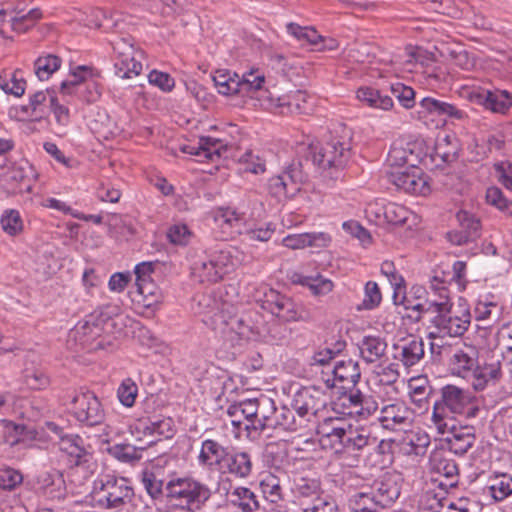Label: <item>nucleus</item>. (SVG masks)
Listing matches in <instances>:
<instances>
[{"label": "nucleus", "mask_w": 512, "mask_h": 512, "mask_svg": "<svg viewBox=\"0 0 512 512\" xmlns=\"http://www.w3.org/2000/svg\"><path fill=\"white\" fill-rule=\"evenodd\" d=\"M91 503L103 510L121 511L135 507L136 494L129 478L115 474H101L93 482Z\"/></svg>", "instance_id": "1"}, {"label": "nucleus", "mask_w": 512, "mask_h": 512, "mask_svg": "<svg viewBox=\"0 0 512 512\" xmlns=\"http://www.w3.org/2000/svg\"><path fill=\"white\" fill-rule=\"evenodd\" d=\"M440 393L441 397L433 405L431 428L445 430L452 427L454 415H464L468 419L478 416L480 409L468 391L455 385H445Z\"/></svg>", "instance_id": "2"}, {"label": "nucleus", "mask_w": 512, "mask_h": 512, "mask_svg": "<svg viewBox=\"0 0 512 512\" xmlns=\"http://www.w3.org/2000/svg\"><path fill=\"white\" fill-rule=\"evenodd\" d=\"M211 488L192 476L173 477L166 482L167 502L182 512H199L212 497Z\"/></svg>", "instance_id": "3"}, {"label": "nucleus", "mask_w": 512, "mask_h": 512, "mask_svg": "<svg viewBox=\"0 0 512 512\" xmlns=\"http://www.w3.org/2000/svg\"><path fill=\"white\" fill-rule=\"evenodd\" d=\"M308 152L312 164L323 170L334 169L335 175L330 177L338 179L340 170L346 165L350 158L351 131L343 128L341 134L335 131L331 138L321 145H301L298 152Z\"/></svg>", "instance_id": "4"}, {"label": "nucleus", "mask_w": 512, "mask_h": 512, "mask_svg": "<svg viewBox=\"0 0 512 512\" xmlns=\"http://www.w3.org/2000/svg\"><path fill=\"white\" fill-rule=\"evenodd\" d=\"M449 367L453 375L470 381L476 391H483L490 383H497L501 376L500 362L479 363L475 353L456 350L450 360Z\"/></svg>", "instance_id": "5"}, {"label": "nucleus", "mask_w": 512, "mask_h": 512, "mask_svg": "<svg viewBox=\"0 0 512 512\" xmlns=\"http://www.w3.org/2000/svg\"><path fill=\"white\" fill-rule=\"evenodd\" d=\"M70 414L83 426L100 427V441L109 444L112 428L104 423L105 410L98 397L91 391H78L66 403Z\"/></svg>", "instance_id": "6"}, {"label": "nucleus", "mask_w": 512, "mask_h": 512, "mask_svg": "<svg viewBox=\"0 0 512 512\" xmlns=\"http://www.w3.org/2000/svg\"><path fill=\"white\" fill-rule=\"evenodd\" d=\"M471 321L469 309L453 308L449 300L439 302L435 316L431 319L430 338L458 337L463 335Z\"/></svg>", "instance_id": "7"}, {"label": "nucleus", "mask_w": 512, "mask_h": 512, "mask_svg": "<svg viewBox=\"0 0 512 512\" xmlns=\"http://www.w3.org/2000/svg\"><path fill=\"white\" fill-rule=\"evenodd\" d=\"M212 78L220 94H242L251 97L262 88L265 81L264 75L258 70L246 72L241 77L228 70H217Z\"/></svg>", "instance_id": "8"}, {"label": "nucleus", "mask_w": 512, "mask_h": 512, "mask_svg": "<svg viewBox=\"0 0 512 512\" xmlns=\"http://www.w3.org/2000/svg\"><path fill=\"white\" fill-rule=\"evenodd\" d=\"M115 74L121 79H131L142 71V63L137 58L141 52L135 50L130 37L118 36L111 41Z\"/></svg>", "instance_id": "9"}, {"label": "nucleus", "mask_w": 512, "mask_h": 512, "mask_svg": "<svg viewBox=\"0 0 512 512\" xmlns=\"http://www.w3.org/2000/svg\"><path fill=\"white\" fill-rule=\"evenodd\" d=\"M307 180V172L301 160H293L284 171L268 181L269 193L277 198L294 195L299 185Z\"/></svg>", "instance_id": "10"}, {"label": "nucleus", "mask_w": 512, "mask_h": 512, "mask_svg": "<svg viewBox=\"0 0 512 512\" xmlns=\"http://www.w3.org/2000/svg\"><path fill=\"white\" fill-rule=\"evenodd\" d=\"M114 324L107 312L98 309L87 315L83 321L78 322L71 334L75 341L84 347H89Z\"/></svg>", "instance_id": "11"}, {"label": "nucleus", "mask_w": 512, "mask_h": 512, "mask_svg": "<svg viewBox=\"0 0 512 512\" xmlns=\"http://www.w3.org/2000/svg\"><path fill=\"white\" fill-rule=\"evenodd\" d=\"M60 451L66 455L70 468H81L86 473H92L95 467L93 452L83 438L76 434L61 436Z\"/></svg>", "instance_id": "12"}, {"label": "nucleus", "mask_w": 512, "mask_h": 512, "mask_svg": "<svg viewBox=\"0 0 512 512\" xmlns=\"http://www.w3.org/2000/svg\"><path fill=\"white\" fill-rule=\"evenodd\" d=\"M262 297L257 298L263 309L279 319L289 322L301 318L300 307H298L289 297L280 294L278 291L264 286L261 288Z\"/></svg>", "instance_id": "13"}, {"label": "nucleus", "mask_w": 512, "mask_h": 512, "mask_svg": "<svg viewBox=\"0 0 512 512\" xmlns=\"http://www.w3.org/2000/svg\"><path fill=\"white\" fill-rule=\"evenodd\" d=\"M387 177L398 190L408 194L424 196L430 191L426 177L414 164L402 170H390L387 172Z\"/></svg>", "instance_id": "14"}, {"label": "nucleus", "mask_w": 512, "mask_h": 512, "mask_svg": "<svg viewBox=\"0 0 512 512\" xmlns=\"http://www.w3.org/2000/svg\"><path fill=\"white\" fill-rule=\"evenodd\" d=\"M325 393L316 387H303L292 399V407L300 418L310 421L326 407Z\"/></svg>", "instance_id": "15"}, {"label": "nucleus", "mask_w": 512, "mask_h": 512, "mask_svg": "<svg viewBox=\"0 0 512 512\" xmlns=\"http://www.w3.org/2000/svg\"><path fill=\"white\" fill-rule=\"evenodd\" d=\"M267 408L270 409V414L261 413V418L258 419V424L253 422L252 427L254 431H263L265 429H281L284 431H295L297 429V422L294 412L286 406L276 408L272 401H265Z\"/></svg>", "instance_id": "16"}, {"label": "nucleus", "mask_w": 512, "mask_h": 512, "mask_svg": "<svg viewBox=\"0 0 512 512\" xmlns=\"http://www.w3.org/2000/svg\"><path fill=\"white\" fill-rule=\"evenodd\" d=\"M452 427L448 429H435L440 435H447L445 440L449 450L456 455H464L475 442V429L472 426H457L456 420L452 421Z\"/></svg>", "instance_id": "17"}, {"label": "nucleus", "mask_w": 512, "mask_h": 512, "mask_svg": "<svg viewBox=\"0 0 512 512\" xmlns=\"http://www.w3.org/2000/svg\"><path fill=\"white\" fill-rule=\"evenodd\" d=\"M412 411L403 401H394L381 408L378 418L383 428L387 430H400L408 427L412 421Z\"/></svg>", "instance_id": "18"}, {"label": "nucleus", "mask_w": 512, "mask_h": 512, "mask_svg": "<svg viewBox=\"0 0 512 512\" xmlns=\"http://www.w3.org/2000/svg\"><path fill=\"white\" fill-rule=\"evenodd\" d=\"M369 494L380 508L389 507L400 495V487L394 476L385 474L376 479L371 485Z\"/></svg>", "instance_id": "19"}, {"label": "nucleus", "mask_w": 512, "mask_h": 512, "mask_svg": "<svg viewBox=\"0 0 512 512\" xmlns=\"http://www.w3.org/2000/svg\"><path fill=\"white\" fill-rule=\"evenodd\" d=\"M317 433L323 448H329L336 453L346 451V427L341 426L338 421H325L319 426Z\"/></svg>", "instance_id": "20"}, {"label": "nucleus", "mask_w": 512, "mask_h": 512, "mask_svg": "<svg viewBox=\"0 0 512 512\" xmlns=\"http://www.w3.org/2000/svg\"><path fill=\"white\" fill-rule=\"evenodd\" d=\"M393 349L394 359L400 361L406 368L418 364L425 355L424 341L418 337H410L394 344Z\"/></svg>", "instance_id": "21"}, {"label": "nucleus", "mask_w": 512, "mask_h": 512, "mask_svg": "<svg viewBox=\"0 0 512 512\" xmlns=\"http://www.w3.org/2000/svg\"><path fill=\"white\" fill-rule=\"evenodd\" d=\"M252 458L246 451H229L222 468L221 473H228L236 478L246 479L252 473Z\"/></svg>", "instance_id": "22"}, {"label": "nucleus", "mask_w": 512, "mask_h": 512, "mask_svg": "<svg viewBox=\"0 0 512 512\" xmlns=\"http://www.w3.org/2000/svg\"><path fill=\"white\" fill-rule=\"evenodd\" d=\"M228 452V448L224 447L219 442L206 439L201 444L197 459L201 466L209 469L216 468L219 471L222 468Z\"/></svg>", "instance_id": "23"}, {"label": "nucleus", "mask_w": 512, "mask_h": 512, "mask_svg": "<svg viewBox=\"0 0 512 512\" xmlns=\"http://www.w3.org/2000/svg\"><path fill=\"white\" fill-rule=\"evenodd\" d=\"M377 444L378 438L373 435L369 427L352 425L346 427V452L362 451Z\"/></svg>", "instance_id": "24"}, {"label": "nucleus", "mask_w": 512, "mask_h": 512, "mask_svg": "<svg viewBox=\"0 0 512 512\" xmlns=\"http://www.w3.org/2000/svg\"><path fill=\"white\" fill-rule=\"evenodd\" d=\"M419 104L423 112L429 115L454 120H463L466 117V113L463 110L451 103L434 97H424Z\"/></svg>", "instance_id": "25"}, {"label": "nucleus", "mask_w": 512, "mask_h": 512, "mask_svg": "<svg viewBox=\"0 0 512 512\" xmlns=\"http://www.w3.org/2000/svg\"><path fill=\"white\" fill-rule=\"evenodd\" d=\"M267 408L265 402L260 403L257 399H248L240 402L237 405L231 406L228 409V414L234 416L241 414L246 419L245 430L249 433L253 430L252 424H258V419L261 418V413H266L264 410Z\"/></svg>", "instance_id": "26"}, {"label": "nucleus", "mask_w": 512, "mask_h": 512, "mask_svg": "<svg viewBox=\"0 0 512 512\" xmlns=\"http://www.w3.org/2000/svg\"><path fill=\"white\" fill-rule=\"evenodd\" d=\"M332 373L334 376V382L331 386H335L336 383H339L342 388L355 386L361 376L358 363L352 359L337 362Z\"/></svg>", "instance_id": "27"}, {"label": "nucleus", "mask_w": 512, "mask_h": 512, "mask_svg": "<svg viewBox=\"0 0 512 512\" xmlns=\"http://www.w3.org/2000/svg\"><path fill=\"white\" fill-rule=\"evenodd\" d=\"M227 501L241 512H255L259 510V497L249 488L238 486L227 493Z\"/></svg>", "instance_id": "28"}, {"label": "nucleus", "mask_w": 512, "mask_h": 512, "mask_svg": "<svg viewBox=\"0 0 512 512\" xmlns=\"http://www.w3.org/2000/svg\"><path fill=\"white\" fill-rule=\"evenodd\" d=\"M361 358L367 363L380 360L387 350V342L380 336H364L358 344Z\"/></svg>", "instance_id": "29"}, {"label": "nucleus", "mask_w": 512, "mask_h": 512, "mask_svg": "<svg viewBox=\"0 0 512 512\" xmlns=\"http://www.w3.org/2000/svg\"><path fill=\"white\" fill-rule=\"evenodd\" d=\"M480 103L494 113L505 114L512 107V95L506 90L484 91L478 96Z\"/></svg>", "instance_id": "30"}, {"label": "nucleus", "mask_w": 512, "mask_h": 512, "mask_svg": "<svg viewBox=\"0 0 512 512\" xmlns=\"http://www.w3.org/2000/svg\"><path fill=\"white\" fill-rule=\"evenodd\" d=\"M141 483L152 499L157 500L163 496L166 483L160 468L152 466L144 469L141 472Z\"/></svg>", "instance_id": "31"}, {"label": "nucleus", "mask_w": 512, "mask_h": 512, "mask_svg": "<svg viewBox=\"0 0 512 512\" xmlns=\"http://www.w3.org/2000/svg\"><path fill=\"white\" fill-rule=\"evenodd\" d=\"M330 241V236L323 232L303 233L286 236L283 244L287 248L302 249L307 246H326Z\"/></svg>", "instance_id": "32"}, {"label": "nucleus", "mask_w": 512, "mask_h": 512, "mask_svg": "<svg viewBox=\"0 0 512 512\" xmlns=\"http://www.w3.org/2000/svg\"><path fill=\"white\" fill-rule=\"evenodd\" d=\"M385 220L392 225L411 227L416 222V215L403 205L389 202L382 207Z\"/></svg>", "instance_id": "33"}, {"label": "nucleus", "mask_w": 512, "mask_h": 512, "mask_svg": "<svg viewBox=\"0 0 512 512\" xmlns=\"http://www.w3.org/2000/svg\"><path fill=\"white\" fill-rule=\"evenodd\" d=\"M357 99L372 108L388 110L393 106L390 96L383 95L377 89L371 87H362L357 91Z\"/></svg>", "instance_id": "34"}, {"label": "nucleus", "mask_w": 512, "mask_h": 512, "mask_svg": "<svg viewBox=\"0 0 512 512\" xmlns=\"http://www.w3.org/2000/svg\"><path fill=\"white\" fill-rule=\"evenodd\" d=\"M52 95L48 92L38 91L29 98V103L23 106V111L29 114L34 120L39 121L50 111L49 99Z\"/></svg>", "instance_id": "35"}, {"label": "nucleus", "mask_w": 512, "mask_h": 512, "mask_svg": "<svg viewBox=\"0 0 512 512\" xmlns=\"http://www.w3.org/2000/svg\"><path fill=\"white\" fill-rule=\"evenodd\" d=\"M454 282L450 270L436 269L429 281V289L440 301L449 300V285Z\"/></svg>", "instance_id": "36"}, {"label": "nucleus", "mask_w": 512, "mask_h": 512, "mask_svg": "<svg viewBox=\"0 0 512 512\" xmlns=\"http://www.w3.org/2000/svg\"><path fill=\"white\" fill-rule=\"evenodd\" d=\"M222 144L220 140L210 138V137H201L198 142V146H188L184 149V152L193 154L199 157L206 158L208 160H212L214 156H220V149Z\"/></svg>", "instance_id": "37"}, {"label": "nucleus", "mask_w": 512, "mask_h": 512, "mask_svg": "<svg viewBox=\"0 0 512 512\" xmlns=\"http://www.w3.org/2000/svg\"><path fill=\"white\" fill-rule=\"evenodd\" d=\"M460 150V143L455 135H446L436 145V155L444 163L454 162L458 158Z\"/></svg>", "instance_id": "38"}, {"label": "nucleus", "mask_w": 512, "mask_h": 512, "mask_svg": "<svg viewBox=\"0 0 512 512\" xmlns=\"http://www.w3.org/2000/svg\"><path fill=\"white\" fill-rule=\"evenodd\" d=\"M308 95L306 92L298 90L287 97L280 98L278 106L287 110L291 114H306L309 112L307 107Z\"/></svg>", "instance_id": "39"}, {"label": "nucleus", "mask_w": 512, "mask_h": 512, "mask_svg": "<svg viewBox=\"0 0 512 512\" xmlns=\"http://www.w3.org/2000/svg\"><path fill=\"white\" fill-rule=\"evenodd\" d=\"M489 492L495 501H503L512 494V476L503 473L490 479Z\"/></svg>", "instance_id": "40"}, {"label": "nucleus", "mask_w": 512, "mask_h": 512, "mask_svg": "<svg viewBox=\"0 0 512 512\" xmlns=\"http://www.w3.org/2000/svg\"><path fill=\"white\" fill-rule=\"evenodd\" d=\"M192 275L202 283H212L222 279L211 257L208 260L195 262L192 266Z\"/></svg>", "instance_id": "41"}, {"label": "nucleus", "mask_w": 512, "mask_h": 512, "mask_svg": "<svg viewBox=\"0 0 512 512\" xmlns=\"http://www.w3.org/2000/svg\"><path fill=\"white\" fill-rule=\"evenodd\" d=\"M61 59L54 54L40 56L34 63L35 74L40 80H47L61 67Z\"/></svg>", "instance_id": "42"}, {"label": "nucleus", "mask_w": 512, "mask_h": 512, "mask_svg": "<svg viewBox=\"0 0 512 512\" xmlns=\"http://www.w3.org/2000/svg\"><path fill=\"white\" fill-rule=\"evenodd\" d=\"M106 451L121 462L133 463L141 459L143 448H137L131 444H115L107 447Z\"/></svg>", "instance_id": "43"}, {"label": "nucleus", "mask_w": 512, "mask_h": 512, "mask_svg": "<svg viewBox=\"0 0 512 512\" xmlns=\"http://www.w3.org/2000/svg\"><path fill=\"white\" fill-rule=\"evenodd\" d=\"M0 224L3 231L12 237L18 236L23 232L24 223L18 210L8 209L3 212L0 218Z\"/></svg>", "instance_id": "44"}, {"label": "nucleus", "mask_w": 512, "mask_h": 512, "mask_svg": "<svg viewBox=\"0 0 512 512\" xmlns=\"http://www.w3.org/2000/svg\"><path fill=\"white\" fill-rule=\"evenodd\" d=\"M137 429H142L144 434L164 436L165 438L172 437L173 426L172 419L165 418L154 422H139Z\"/></svg>", "instance_id": "45"}, {"label": "nucleus", "mask_w": 512, "mask_h": 512, "mask_svg": "<svg viewBox=\"0 0 512 512\" xmlns=\"http://www.w3.org/2000/svg\"><path fill=\"white\" fill-rule=\"evenodd\" d=\"M432 468L435 472L454 479L458 475V466L453 459L445 457L442 453L436 452L431 456Z\"/></svg>", "instance_id": "46"}, {"label": "nucleus", "mask_w": 512, "mask_h": 512, "mask_svg": "<svg viewBox=\"0 0 512 512\" xmlns=\"http://www.w3.org/2000/svg\"><path fill=\"white\" fill-rule=\"evenodd\" d=\"M299 283L308 287L315 296L327 295L333 290V282L321 275L302 276Z\"/></svg>", "instance_id": "47"}, {"label": "nucleus", "mask_w": 512, "mask_h": 512, "mask_svg": "<svg viewBox=\"0 0 512 512\" xmlns=\"http://www.w3.org/2000/svg\"><path fill=\"white\" fill-rule=\"evenodd\" d=\"M412 151L407 150L402 145L393 144L389 150L387 163L392 170H402L403 166L412 164Z\"/></svg>", "instance_id": "48"}, {"label": "nucleus", "mask_w": 512, "mask_h": 512, "mask_svg": "<svg viewBox=\"0 0 512 512\" xmlns=\"http://www.w3.org/2000/svg\"><path fill=\"white\" fill-rule=\"evenodd\" d=\"M286 28L290 35L297 40L307 42L312 47L318 46L323 41L322 36L313 28L301 27L295 23L287 24Z\"/></svg>", "instance_id": "49"}, {"label": "nucleus", "mask_w": 512, "mask_h": 512, "mask_svg": "<svg viewBox=\"0 0 512 512\" xmlns=\"http://www.w3.org/2000/svg\"><path fill=\"white\" fill-rule=\"evenodd\" d=\"M475 318L478 321L494 319L497 321L501 315L502 309L499 305L489 299L479 300L475 306Z\"/></svg>", "instance_id": "50"}, {"label": "nucleus", "mask_w": 512, "mask_h": 512, "mask_svg": "<svg viewBox=\"0 0 512 512\" xmlns=\"http://www.w3.org/2000/svg\"><path fill=\"white\" fill-rule=\"evenodd\" d=\"M320 489V482L317 479L300 477L294 480L293 491L298 497H315Z\"/></svg>", "instance_id": "51"}, {"label": "nucleus", "mask_w": 512, "mask_h": 512, "mask_svg": "<svg viewBox=\"0 0 512 512\" xmlns=\"http://www.w3.org/2000/svg\"><path fill=\"white\" fill-rule=\"evenodd\" d=\"M459 229L475 240L480 236V221L473 214L467 211H460L456 215Z\"/></svg>", "instance_id": "52"}, {"label": "nucleus", "mask_w": 512, "mask_h": 512, "mask_svg": "<svg viewBox=\"0 0 512 512\" xmlns=\"http://www.w3.org/2000/svg\"><path fill=\"white\" fill-rule=\"evenodd\" d=\"M358 396V390H350L349 392H344L335 402H334V410L338 413L356 416V402Z\"/></svg>", "instance_id": "53"}, {"label": "nucleus", "mask_w": 512, "mask_h": 512, "mask_svg": "<svg viewBox=\"0 0 512 512\" xmlns=\"http://www.w3.org/2000/svg\"><path fill=\"white\" fill-rule=\"evenodd\" d=\"M214 219L219 225H227L230 228H236L244 221V214L230 207L219 208L215 212Z\"/></svg>", "instance_id": "54"}, {"label": "nucleus", "mask_w": 512, "mask_h": 512, "mask_svg": "<svg viewBox=\"0 0 512 512\" xmlns=\"http://www.w3.org/2000/svg\"><path fill=\"white\" fill-rule=\"evenodd\" d=\"M356 402V417L361 419H367L371 415H373L378 409V403L376 399H374L371 395L363 394L360 390H358Z\"/></svg>", "instance_id": "55"}, {"label": "nucleus", "mask_w": 512, "mask_h": 512, "mask_svg": "<svg viewBox=\"0 0 512 512\" xmlns=\"http://www.w3.org/2000/svg\"><path fill=\"white\" fill-rule=\"evenodd\" d=\"M2 433L4 442L10 446H14L22 441V438L25 434V426L20 424H15L11 421L3 420L1 422Z\"/></svg>", "instance_id": "56"}, {"label": "nucleus", "mask_w": 512, "mask_h": 512, "mask_svg": "<svg viewBox=\"0 0 512 512\" xmlns=\"http://www.w3.org/2000/svg\"><path fill=\"white\" fill-rule=\"evenodd\" d=\"M382 301V294L376 282L368 281L364 288V298L361 308L365 310H372L380 305Z\"/></svg>", "instance_id": "57"}, {"label": "nucleus", "mask_w": 512, "mask_h": 512, "mask_svg": "<svg viewBox=\"0 0 512 512\" xmlns=\"http://www.w3.org/2000/svg\"><path fill=\"white\" fill-rule=\"evenodd\" d=\"M352 512H378L380 505L372 501L369 493H357L350 501Z\"/></svg>", "instance_id": "58"}, {"label": "nucleus", "mask_w": 512, "mask_h": 512, "mask_svg": "<svg viewBox=\"0 0 512 512\" xmlns=\"http://www.w3.org/2000/svg\"><path fill=\"white\" fill-rule=\"evenodd\" d=\"M239 163L244 166V170L253 174H261L266 170L265 161L252 151H246L239 157Z\"/></svg>", "instance_id": "59"}, {"label": "nucleus", "mask_w": 512, "mask_h": 512, "mask_svg": "<svg viewBox=\"0 0 512 512\" xmlns=\"http://www.w3.org/2000/svg\"><path fill=\"white\" fill-rule=\"evenodd\" d=\"M89 68L87 66H78L69 78L61 83L60 91L63 94L70 95L73 93L74 88L85 81Z\"/></svg>", "instance_id": "60"}, {"label": "nucleus", "mask_w": 512, "mask_h": 512, "mask_svg": "<svg viewBox=\"0 0 512 512\" xmlns=\"http://www.w3.org/2000/svg\"><path fill=\"white\" fill-rule=\"evenodd\" d=\"M391 93L404 108L410 109L414 106L415 92L411 87L396 83L391 86Z\"/></svg>", "instance_id": "61"}, {"label": "nucleus", "mask_w": 512, "mask_h": 512, "mask_svg": "<svg viewBox=\"0 0 512 512\" xmlns=\"http://www.w3.org/2000/svg\"><path fill=\"white\" fill-rule=\"evenodd\" d=\"M137 392L138 387L136 383L130 378H127L123 380V382L118 388L117 394L119 401L126 407L133 406L137 396Z\"/></svg>", "instance_id": "62"}, {"label": "nucleus", "mask_w": 512, "mask_h": 512, "mask_svg": "<svg viewBox=\"0 0 512 512\" xmlns=\"http://www.w3.org/2000/svg\"><path fill=\"white\" fill-rule=\"evenodd\" d=\"M398 367L399 365L397 363L379 365L375 370L378 382L383 385H393L396 383L400 376Z\"/></svg>", "instance_id": "63"}, {"label": "nucleus", "mask_w": 512, "mask_h": 512, "mask_svg": "<svg viewBox=\"0 0 512 512\" xmlns=\"http://www.w3.org/2000/svg\"><path fill=\"white\" fill-rule=\"evenodd\" d=\"M486 200L489 204L495 206L499 210L512 215V202H509L503 195L502 191L497 187H490L486 191Z\"/></svg>", "instance_id": "64"}]
</instances>
